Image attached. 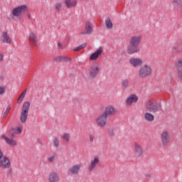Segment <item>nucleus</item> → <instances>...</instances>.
<instances>
[{"label":"nucleus","mask_w":182,"mask_h":182,"mask_svg":"<svg viewBox=\"0 0 182 182\" xmlns=\"http://www.w3.org/2000/svg\"><path fill=\"white\" fill-rule=\"evenodd\" d=\"M145 109L150 113H157L159 112H161V102L154 99H149L145 103Z\"/></svg>","instance_id":"obj_1"},{"label":"nucleus","mask_w":182,"mask_h":182,"mask_svg":"<svg viewBox=\"0 0 182 182\" xmlns=\"http://www.w3.org/2000/svg\"><path fill=\"white\" fill-rule=\"evenodd\" d=\"M29 109H31V102L26 101L23 102L22 109L20 114V122L23 124L26 123L28 120V115L29 114Z\"/></svg>","instance_id":"obj_2"},{"label":"nucleus","mask_w":182,"mask_h":182,"mask_svg":"<svg viewBox=\"0 0 182 182\" xmlns=\"http://www.w3.org/2000/svg\"><path fill=\"white\" fill-rule=\"evenodd\" d=\"M152 72L153 69L151 68V66L144 64L139 68L138 76L140 79H144L145 77H147V76H150Z\"/></svg>","instance_id":"obj_3"},{"label":"nucleus","mask_w":182,"mask_h":182,"mask_svg":"<svg viewBox=\"0 0 182 182\" xmlns=\"http://www.w3.org/2000/svg\"><path fill=\"white\" fill-rule=\"evenodd\" d=\"M160 139L161 143L164 147H167L168 146H170L171 137L168 131H162V132L161 133Z\"/></svg>","instance_id":"obj_4"},{"label":"nucleus","mask_w":182,"mask_h":182,"mask_svg":"<svg viewBox=\"0 0 182 182\" xmlns=\"http://www.w3.org/2000/svg\"><path fill=\"white\" fill-rule=\"evenodd\" d=\"M28 12V6L23 4L18 6V7L14 8L12 10V15L13 16H21V15H25V13Z\"/></svg>","instance_id":"obj_5"},{"label":"nucleus","mask_w":182,"mask_h":182,"mask_svg":"<svg viewBox=\"0 0 182 182\" xmlns=\"http://www.w3.org/2000/svg\"><path fill=\"white\" fill-rule=\"evenodd\" d=\"M100 72V65L97 63H93L90 69H89V75L91 79H95V77H97L99 73Z\"/></svg>","instance_id":"obj_6"},{"label":"nucleus","mask_w":182,"mask_h":182,"mask_svg":"<svg viewBox=\"0 0 182 182\" xmlns=\"http://www.w3.org/2000/svg\"><path fill=\"white\" fill-rule=\"evenodd\" d=\"M97 124L100 127H105L106 126V122H107V117L106 114H100L96 119Z\"/></svg>","instance_id":"obj_7"},{"label":"nucleus","mask_w":182,"mask_h":182,"mask_svg":"<svg viewBox=\"0 0 182 182\" xmlns=\"http://www.w3.org/2000/svg\"><path fill=\"white\" fill-rule=\"evenodd\" d=\"M129 63L132 68H139L143 65V60L140 58L132 57L129 58Z\"/></svg>","instance_id":"obj_8"},{"label":"nucleus","mask_w":182,"mask_h":182,"mask_svg":"<svg viewBox=\"0 0 182 182\" xmlns=\"http://www.w3.org/2000/svg\"><path fill=\"white\" fill-rule=\"evenodd\" d=\"M82 166L79 164L73 165L68 170V174L69 176H77L79 174V171H80Z\"/></svg>","instance_id":"obj_9"},{"label":"nucleus","mask_w":182,"mask_h":182,"mask_svg":"<svg viewBox=\"0 0 182 182\" xmlns=\"http://www.w3.org/2000/svg\"><path fill=\"white\" fill-rule=\"evenodd\" d=\"M116 113H117V111L116 110V108H114V107L112 105L107 106L102 112V114H106L107 117V116H114V114H116Z\"/></svg>","instance_id":"obj_10"},{"label":"nucleus","mask_w":182,"mask_h":182,"mask_svg":"<svg viewBox=\"0 0 182 182\" xmlns=\"http://www.w3.org/2000/svg\"><path fill=\"white\" fill-rule=\"evenodd\" d=\"M134 154L136 157H141L143 156V147L137 142L134 143Z\"/></svg>","instance_id":"obj_11"},{"label":"nucleus","mask_w":182,"mask_h":182,"mask_svg":"<svg viewBox=\"0 0 182 182\" xmlns=\"http://www.w3.org/2000/svg\"><path fill=\"white\" fill-rule=\"evenodd\" d=\"M2 43L11 45L12 43V38L8 35V32L4 31L1 36Z\"/></svg>","instance_id":"obj_12"},{"label":"nucleus","mask_w":182,"mask_h":182,"mask_svg":"<svg viewBox=\"0 0 182 182\" xmlns=\"http://www.w3.org/2000/svg\"><path fill=\"white\" fill-rule=\"evenodd\" d=\"M137 100H139V97L134 94H132L126 99L125 104L127 106H132L133 103L137 102Z\"/></svg>","instance_id":"obj_13"},{"label":"nucleus","mask_w":182,"mask_h":182,"mask_svg":"<svg viewBox=\"0 0 182 182\" xmlns=\"http://www.w3.org/2000/svg\"><path fill=\"white\" fill-rule=\"evenodd\" d=\"M0 167L2 168H9L11 167V161L6 156H4L0 159Z\"/></svg>","instance_id":"obj_14"},{"label":"nucleus","mask_w":182,"mask_h":182,"mask_svg":"<svg viewBox=\"0 0 182 182\" xmlns=\"http://www.w3.org/2000/svg\"><path fill=\"white\" fill-rule=\"evenodd\" d=\"M103 53V47H100L90 56V60H97L98 58Z\"/></svg>","instance_id":"obj_15"},{"label":"nucleus","mask_w":182,"mask_h":182,"mask_svg":"<svg viewBox=\"0 0 182 182\" xmlns=\"http://www.w3.org/2000/svg\"><path fill=\"white\" fill-rule=\"evenodd\" d=\"M92 32H93V27L92 26V23L90 21H87L85 23V31L81 32V35H91Z\"/></svg>","instance_id":"obj_16"},{"label":"nucleus","mask_w":182,"mask_h":182,"mask_svg":"<svg viewBox=\"0 0 182 182\" xmlns=\"http://www.w3.org/2000/svg\"><path fill=\"white\" fill-rule=\"evenodd\" d=\"M138 52H140V47L138 46H134L132 44L128 46L127 53H129V55H134V53H138Z\"/></svg>","instance_id":"obj_17"},{"label":"nucleus","mask_w":182,"mask_h":182,"mask_svg":"<svg viewBox=\"0 0 182 182\" xmlns=\"http://www.w3.org/2000/svg\"><path fill=\"white\" fill-rule=\"evenodd\" d=\"M99 162H100L99 157L97 156L94 157V159L90 161V166L88 167L89 171H93V170L96 168V166L99 164Z\"/></svg>","instance_id":"obj_18"},{"label":"nucleus","mask_w":182,"mask_h":182,"mask_svg":"<svg viewBox=\"0 0 182 182\" xmlns=\"http://www.w3.org/2000/svg\"><path fill=\"white\" fill-rule=\"evenodd\" d=\"M140 41H141V36H134L129 40V45L139 46Z\"/></svg>","instance_id":"obj_19"},{"label":"nucleus","mask_w":182,"mask_h":182,"mask_svg":"<svg viewBox=\"0 0 182 182\" xmlns=\"http://www.w3.org/2000/svg\"><path fill=\"white\" fill-rule=\"evenodd\" d=\"M60 179L59 174L55 171H52L48 178V182H58Z\"/></svg>","instance_id":"obj_20"},{"label":"nucleus","mask_w":182,"mask_h":182,"mask_svg":"<svg viewBox=\"0 0 182 182\" xmlns=\"http://www.w3.org/2000/svg\"><path fill=\"white\" fill-rule=\"evenodd\" d=\"M172 50L175 53H181V52H182V41H178L176 45L173 47Z\"/></svg>","instance_id":"obj_21"},{"label":"nucleus","mask_w":182,"mask_h":182,"mask_svg":"<svg viewBox=\"0 0 182 182\" xmlns=\"http://www.w3.org/2000/svg\"><path fill=\"white\" fill-rule=\"evenodd\" d=\"M64 4L67 8H75L77 5V0H65Z\"/></svg>","instance_id":"obj_22"},{"label":"nucleus","mask_w":182,"mask_h":182,"mask_svg":"<svg viewBox=\"0 0 182 182\" xmlns=\"http://www.w3.org/2000/svg\"><path fill=\"white\" fill-rule=\"evenodd\" d=\"M144 117L146 122H149L150 123H151V122L154 121V115H153V114H151L150 112H146L144 114Z\"/></svg>","instance_id":"obj_23"},{"label":"nucleus","mask_w":182,"mask_h":182,"mask_svg":"<svg viewBox=\"0 0 182 182\" xmlns=\"http://www.w3.org/2000/svg\"><path fill=\"white\" fill-rule=\"evenodd\" d=\"M105 25L107 29H113V22H112V19L109 17L105 19Z\"/></svg>","instance_id":"obj_24"},{"label":"nucleus","mask_w":182,"mask_h":182,"mask_svg":"<svg viewBox=\"0 0 182 182\" xmlns=\"http://www.w3.org/2000/svg\"><path fill=\"white\" fill-rule=\"evenodd\" d=\"M55 62H68V60H70V58L68 57L58 56L54 58Z\"/></svg>","instance_id":"obj_25"},{"label":"nucleus","mask_w":182,"mask_h":182,"mask_svg":"<svg viewBox=\"0 0 182 182\" xmlns=\"http://www.w3.org/2000/svg\"><path fill=\"white\" fill-rule=\"evenodd\" d=\"M29 41H31V42H33V43H38V40L36 39V35H35V33H30L29 36Z\"/></svg>","instance_id":"obj_26"},{"label":"nucleus","mask_w":182,"mask_h":182,"mask_svg":"<svg viewBox=\"0 0 182 182\" xmlns=\"http://www.w3.org/2000/svg\"><path fill=\"white\" fill-rule=\"evenodd\" d=\"M61 139H63L66 143H69V140H70V134L68 133H64L63 135L61 136Z\"/></svg>","instance_id":"obj_27"},{"label":"nucleus","mask_w":182,"mask_h":182,"mask_svg":"<svg viewBox=\"0 0 182 182\" xmlns=\"http://www.w3.org/2000/svg\"><path fill=\"white\" fill-rule=\"evenodd\" d=\"M122 89H126L129 86V79H124L122 81Z\"/></svg>","instance_id":"obj_28"},{"label":"nucleus","mask_w":182,"mask_h":182,"mask_svg":"<svg viewBox=\"0 0 182 182\" xmlns=\"http://www.w3.org/2000/svg\"><path fill=\"white\" fill-rule=\"evenodd\" d=\"M6 142L7 143V144H9V146H16V142L15 141V140L11 139L9 138H6Z\"/></svg>","instance_id":"obj_29"},{"label":"nucleus","mask_w":182,"mask_h":182,"mask_svg":"<svg viewBox=\"0 0 182 182\" xmlns=\"http://www.w3.org/2000/svg\"><path fill=\"white\" fill-rule=\"evenodd\" d=\"M175 68L176 69H181L182 68V59H178L175 63Z\"/></svg>","instance_id":"obj_30"},{"label":"nucleus","mask_w":182,"mask_h":182,"mask_svg":"<svg viewBox=\"0 0 182 182\" xmlns=\"http://www.w3.org/2000/svg\"><path fill=\"white\" fill-rule=\"evenodd\" d=\"M25 95H26V90H25L20 95V97H18L17 102L19 104L21 103V102H22V100H23V97H25Z\"/></svg>","instance_id":"obj_31"},{"label":"nucleus","mask_w":182,"mask_h":182,"mask_svg":"<svg viewBox=\"0 0 182 182\" xmlns=\"http://www.w3.org/2000/svg\"><path fill=\"white\" fill-rule=\"evenodd\" d=\"M84 48H86V43H83L80 46H79L78 47H76L75 48H74V51L75 52H77V50H80L81 49H84Z\"/></svg>","instance_id":"obj_32"},{"label":"nucleus","mask_w":182,"mask_h":182,"mask_svg":"<svg viewBox=\"0 0 182 182\" xmlns=\"http://www.w3.org/2000/svg\"><path fill=\"white\" fill-rule=\"evenodd\" d=\"M11 107H12V105H9L5 112L4 113V117H6L8 116V113H9V110H11Z\"/></svg>","instance_id":"obj_33"},{"label":"nucleus","mask_w":182,"mask_h":182,"mask_svg":"<svg viewBox=\"0 0 182 182\" xmlns=\"http://www.w3.org/2000/svg\"><path fill=\"white\" fill-rule=\"evenodd\" d=\"M55 159H56V156L55 155H53L51 156H49L48 158V161L50 162V163H53L55 161Z\"/></svg>","instance_id":"obj_34"},{"label":"nucleus","mask_w":182,"mask_h":182,"mask_svg":"<svg viewBox=\"0 0 182 182\" xmlns=\"http://www.w3.org/2000/svg\"><path fill=\"white\" fill-rule=\"evenodd\" d=\"M53 144L55 147H59V139L56 137L54 138L53 139Z\"/></svg>","instance_id":"obj_35"},{"label":"nucleus","mask_w":182,"mask_h":182,"mask_svg":"<svg viewBox=\"0 0 182 182\" xmlns=\"http://www.w3.org/2000/svg\"><path fill=\"white\" fill-rule=\"evenodd\" d=\"M55 9H57V11H60V9H62V4L60 3L55 4Z\"/></svg>","instance_id":"obj_36"},{"label":"nucleus","mask_w":182,"mask_h":182,"mask_svg":"<svg viewBox=\"0 0 182 182\" xmlns=\"http://www.w3.org/2000/svg\"><path fill=\"white\" fill-rule=\"evenodd\" d=\"M16 134H21L22 133V127H18L15 132Z\"/></svg>","instance_id":"obj_37"},{"label":"nucleus","mask_w":182,"mask_h":182,"mask_svg":"<svg viewBox=\"0 0 182 182\" xmlns=\"http://www.w3.org/2000/svg\"><path fill=\"white\" fill-rule=\"evenodd\" d=\"M6 92V88L5 87H0V95H4Z\"/></svg>","instance_id":"obj_38"},{"label":"nucleus","mask_w":182,"mask_h":182,"mask_svg":"<svg viewBox=\"0 0 182 182\" xmlns=\"http://www.w3.org/2000/svg\"><path fill=\"white\" fill-rule=\"evenodd\" d=\"M88 139H89L90 141H91V142L95 141V135H93L92 134H89Z\"/></svg>","instance_id":"obj_39"},{"label":"nucleus","mask_w":182,"mask_h":182,"mask_svg":"<svg viewBox=\"0 0 182 182\" xmlns=\"http://www.w3.org/2000/svg\"><path fill=\"white\" fill-rule=\"evenodd\" d=\"M172 4H173V5H180L181 0H172Z\"/></svg>","instance_id":"obj_40"},{"label":"nucleus","mask_w":182,"mask_h":182,"mask_svg":"<svg viewBox=\"0 0 182 182\" xmlns=\"http://www.w3.org/2000/svg\"><path fill=\"white\" fill-rule=\"evenodd\" d=\"M145 177H146V180H150V178H151V173H146L145 174Z\"/></svg>","instance_id":"obj_41"},{"label":"nucleus","mask_w":182,"mask_h":182,"mask_svg":"<svg viewBox=\"0 0 182 182\" xmlns=\"http://www.w3.org/2000/svg\"><path fill=\"white\" fill-rule=\"evenodd\" d=\"M4 60V54L0 52V62Z\"/></svg>","instance_id":"obj_42"},{"label":"nucleus","mask_w":182,"mask_h":182,"mask_svg":"<svg viewBox=\"0 0 182 182\" xmlns=\"http://www.w3.org/2000/svg\"><path fill=\"white\" fill-rule=\"evenodd\" d=\"M4 157V154L2 153V151L0 149V160Z\"/></svg>","instance_id":"obj_43"},{"label":"nucleus","mask_w":182,"mask_h":182,"mask_svg":"<svg viewBox=\"0 0 182 182\" xmlns=\"http://www.w3.org/2000/svg\"><path fill=\"white\" fill-rule=\"evenodd\" d=\"M1 139H4L6 140V139H9V138L6 137V136H5L4 134H3V135L1 136Z\"/></svg>","instance_id":"obj_44"},{"label":"nucleus","mask_w":182,"mask_h":182,"mask_svg":"<svg viewBox=\"0 0 182 182\" xmlns=\"http://www.w3.org/2000/svg\"><path fill=\"white\" fill-rule=\"evenodd\" d=\"M58 48H60V49H62V48H63L60 43H58Z\"/></svg>","instance_id":"obj_45"},{"label":"nucleus","mask_w":182,"mask_h":182,"mask_svg":"<svg viewBox=\"0 0 182 182\" xmlns=\"http://www.w3.org/2000/svg\"><path fill=\"white\" fill-rule=\"evenodd\" d=\"M11 139H15V134H12L11 136Z\"/></svg>","instance_id":"obj_46"},{"label":"nucleus","mask_w":182,"mask_h":182,"mask_svg":"<svg viewBox=\"0 0 182 182\" xmlns=\"http://www.w3.org/2000/svg\"><path fill=\"white\" fill-rule=\"evenodd\" d=\"M27 16H28V19H31V14H28Z\"/></svg>","instance_id":"obj_47"}]
</instances>
